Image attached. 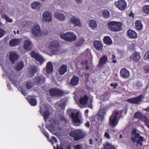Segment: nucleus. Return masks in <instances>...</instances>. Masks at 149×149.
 I'll use <instances>...</instances> for the list:
<instances>
[{"instance_id": "10", "label": "nucleus", "mask_w": 149, "mask_h": 149, "mask_svg": "<svg viewBox=\"0 0 149 149\" xmlns=\"http://www.w3.org/2000/svg\"><path fill=\"white\" fill-rule=\"evenodd\" d=\"M42 20L47 22H51L52 19V13L49 11H47L44 12L42 14Z\"/></svg>"}, {"instance_id": "50", "label": "nucleus", "mask_w": 149, "mask_h": 149, "mask_svg": "<svg viewBox=\"0 0 149 149\" xmlns=\"http://www.w3.org/2000/svg\"><path fill=\"white\" fill-rule=\"evenodd\" d=\"M143 68L145 73H146L149 72V66H144Z\"/></svg>"}, {"instance_id": "18", "label": "nucleus", "mask_w": 149, "mask_h": 149, "mask_svg": "<svg viewBox=\"0 0 149 149\" xmlns=\"http://www.w3.org/2000/svg\"><path fill=\"white\" fill-rule=\"evenodd\" d=\"M45 78L42 75H40L35 77L34 79V83L37 85L44 83Z\"/></svg>"}, {"instance_id": "1", "label": "nucleus", "mask_w": 149, "mask_h": 149, "mask_svg": "<svg viewBox=\"0 0 149 149\" xmlns=\"http://www.w3.org/2000/svg\"><path fill=\"white\" fill-rule=\"evenodd\" d=\"M144 137L141 136L137 132L136 129H133L132 131L131 137V140L136 143L137 149H143L144 146L142 145V142L144 141Z\"/></svg>"}, {"instance_id": "62", "label": "nucleus", "mask_w": 149, "mask_h": 149, "mask_svg": "<svg viewBox=\"0 0 149 149\" xmlns=\"http://www.w3.org/2000/svg\"><path fill=\"white\" fill-rule=\"evenodd\" d=\"M85 125L86 127H89L90 126V123L88 122H87L85 124Z\"/></svg>"}, {"instance_id": "33", "label": "nucleus", "mask_w": 149, "mask_h": 149, "mask_svg": "<svg viewBox=\"0 0 149 149\" xmlns=\"http://www.w3.org/2000/svg\"><path fill=\"white\" fill-rule=\"evenodd\" d=\"M19 42V40L18 39H13L11 40L9 44L11 46H15L17 45Z\"/></svg>"}, {"instance_id": "11", "label": "nucleus", "mask_w": 149, "mask_h": 149, "mask_svg": "<svg viewBox=\"0 0 149 149\" xmlns=\"http://www.w3.org/2000/svg\"><path fill=\"white\" fill-rule=\"evenodd\" d=\"M115 6L119 10H123L127 7L126 2L124 0H119L115 2Z\"/></svg>"}, {"instance_id": "5", "label": "nucleus", "mask_w": 149, "mask_h": 149, "mask_svg": "<svg viewBox=\"0 0 149 149\" xmlns=\"http://www.w3.org/2000/svg\"><path fill=\"white\" fill-rule=\"evenodd\" d=\"M70 135L72 137L75 141L83 139L84 138V134L81 130H72L70 133Z\"/></svg>"}, {"instance_id": "48", "label": "nucleus", "mask_w": 149, "mask_h": 149, "mask_svg": "<svg viewBox=\"0 0 149 149\" xmlns=\"http://www.w3.org/2000/svg\"><path fill=\"white\" fill-rule=\"evenodd\" d=\"M140 119L142 121L145 123L148 119L145 116L142 115Z\"/></svg>"}, {"instance_id": "20", "label": "nucleus", "mask_w": 149, "mask_h": 149, "mask_svg": "<svg viewBox=\"0 0 149 149\" xmlns=\"http://www.w3.org/2000/svg\"><path fill=\"white\" fill-rule=\"evenodd\" d=\"M23 47L25 50H31L32 47V44L31 42L29 40H26L24 42Z\"/></svg>"}, {"instance_id": "31", "label": "nucleus", "mask_w": 149, "mask_h": 149, "mask_svg": "<svg viewBox=\"0 0 149 149\" xmlns=\"http://www.w3.org/2000/svg\"><path fill=\"white\" fill-rule=\"evenodd\" d=\"M88 98L86 95H85L83 97H80L79 99V102L80 104L83 105L87 104Z\"/></svg>"}, {"instance_id": "53", "label": "nucleus", "mask_w": 149, "mask_h": 149, "mask_svg": "<svg viewBox=\"0 0 149 149\" xmlns=\"http://www.w3.org/2000/svg\"><path fill=\"white\" fill-rule=\"evenodd\" d=\"M144 59L146 60H149V52H147L145 55Z\"/></svg>"}, {"instance_id": "25", "label": "nucleus", "mask_w": 149, "mask_h": 149, "mask_svg": "<svg viewBox=\"0 0 149 149\" xmlns=\"http://www.w3.org/2000/svg\"><path fill=\"white\" fill-rule=\"evenodd\" d=\"M79 78L78 77L73 75L70 81V84L72 86H76L79 84Z\"/></svg>"}, {"instance_id": "47", "label": "nucleus", "mask_w": 149, "mask_h": 149, "mask_svg": "<svg viewBox=\"0 0 149 149\" xmlns=\"http://www.w3.org/2000/svg\"><path fill=\"white\" fill-rule=\"evenodd\" d=\"M105 113L106 111L104 109H101L99 112V114L100 116L103 117L105 115Z\"/></svg>"}, {"instance_id": "23", "label": "nucleus", "mask_w": 149, "mask_h": 149, "mask_svg": "<svg viewBox=\"0 0 149 149\" xmlns=\"http://www.w3.org/2000/svg\"><path fill=\"white\" fill-rule=\"evenodd\" d=\"M54 17L59 20L64 21L66 19V17L63 14L58 12H56L55 13Z\"/></svg>"}, {"instance_id": "38", "label": "nucleus", "mask_w": 149, "mask_h": 149, "mask_svg": "<svg viewBox=\"0 0 149 149\" xmlns=\"http://www.w3.org/2000/svg\"><path fill=\"white\" fill-rule=\"evenodd\" d=\"M104 146L105 149H116L115 146L109 143H106Z\"/></svg>"}, {"instance_id": "2", "label": "nucleus", "mask_w": 149, "mask_h": 149, "mask_svg": "<svg viewBox=\"0 0 149 149\" xmlns=\"http://www.w3.org/2000/svg\"><path fill=\"white\" fill-rule=\"evenodd\" d=\"M108 28L109 30L114 32H118L122 30V24L119 22L111 21L108 23Z\"/></svg>"}, {"instance_id": "43", "label": "nucleus", "mask_w": 149, "mask_h": 149, "mask_svg": "<svg viewBox=\"0 0 149 149\" xmlns=\"http://www.w3.org/2000/svg\"><path fill=\"white\" fill-rule=\"evenodd\" d=\"M143 10L146 13L149 14V6L146 5L143 7Z\"/></svg>"}, {"instance_id": "37", "label": "nucleus", "mask_w": 149, "mask_h": 149, "mask_svg": "<svg viewBox=\"0 0 149 149\" xmlns=\"http://www.w3.org/2000/svg\"><path fill=\"white\" fill-rule=\"evenodd\" d=\"M28 100L31 105L35 106L37 104V101L36 99L34 98H28Z\"/></svg>"}, {"instance_id": "61", "label": "nucleus", "mask_w": 149, "mask_h": 149, "mask_svg": "<svg viewBox=\"0 0 149 149\" xmlns=\"http://www.w3.org/2000/svg\"><path fill=\"white\" fill-rule=\"evenodd\" d=\"M76 2L79 4L83 2V0H75Z\"/></svg>"}, {"instance_id": "3", "label": "nucleus", "mask_w": 149, "mask_h": 149, "mask_svg": "<svg viewBox=\"0 0 149 149\" xmlns=\"http://www.w3.org/2000/svg\"><path fill=\"white\" fill-rule=\"evenodd\" d=\"M119 111L116 110L113 111L112 114L109 119V123L110 126L114 127L117 125L118 122V120H117V118L119 115Z\"/></svg>"}, {"instance_id": "9", "label": "nucleus", "mask_w": 149, "mask_h": 149, "mask_svg": "<svg viewBox=\"0 0 149 149\" xmlns=\"http://www.w3.org/2000/svg\"><path fill=\"white\" fill-rule=\"evenodd\" d=\"M50 95L52 97H58L63 95V92L61 91L56 88H51L49 90Z\"/></svg>"}, {"instance_id": "27", "label": "nucleus", "mask_w": 149, "mask_h": 149, "mask_svg": "<svg viewBox=\"0 0 149 149\" xmlns=\"http://www.w3.org/2000/svg\"><path fill=\"white\" fill-rule=\"evenodd\" d=\"M45 70L46 73H50L52 72L53 66L52 63L51 62H49L47 63Z\"/></svg>"}, {"instance_id": "56", "label": "nucleus", "mask_w": 149, "mask_h": 149, "mask_svg": "<svg viewBox=\"0 0 149 149\" xmlns=\"http://www.w3.org/2000/svg\"><path fill=\"white\" fill-rule=\"evenodd\" d=\"M110 86H111L113 87L114 88H116L117 86H118V84L116 83L114 84L113 83H111L110 84Z\"/></svg>"}, {"instance_id": "34", "label": "nucleus", "mask_w": 149, "mask_h": 149, "mask_svg": "<svg viewBox=\"0 0 149 149\" xmlns=\"http://www.w3.org/2000/svg\"><path fill=\"white\" fill-rule=\"evenodd\" d=\"M136 29L138 30H140L143 28V25L141 21L138 20L135 22Z\"/></svg>"}, {"instance_id": "26", "label": "nucleus", "mask_w": 149, "mask_h": 149, "mask_svg": "<svg viewBox=\"0 0 149 149\" xmlns=\"http://www.w3.org/2000/svg\"><path fill=\"white\" fill-rule=\"evenodd\" d=\"M24 65L23 62L20 61L17 63L15 67V69L17 71H20L23 69Z\"/></svg>"}, {"instance_id": "46", "label": "nucleus", "mask_w": 149, "mask_h": 149, "mask_svg": "<svg viewBox=\"0 0 149 149\" xmlns=\"http://www.w3.org/2000/svg\"><path fill=\"white\" fill-rule=\"evenodd\" d=\"M135 86L136 88L140 89L142 87V83L141 81H138L136 83Z\"/></svg>"}, {"instance_id": "12", "label": "nucleus", "mask_w": 149, "mask_h": 149, "mask_svg": "<svg viewBox=\"0 0 149 149\" xmlns=\"http://www.w3.org/2000/svg\"><path fill=\"white\" fill-rule=\"evenodd\" d=\"M143 96L139 95L137 97L127 99V101L129 103L137 104H139L141 102V100L143 98Z\"/></svg>"}, {"instance_id": "4", "label": "nucleus", "mask_w": 149, "mask_h": 149, "mask_svg": "<svg viewBox=\"0 0 149 149\" xmlns=\"http://www.w3.org/2000/svg\"><path fill=\"white\" fill-rule=\"evenodd\" d=\"M61 38L67 42H73L76 39L75 35L71 32H67L65 33H61Z\"/></svg>"}, {"instance_id": "52", "label": "nucleus", "mask_w": 149, "mask_h": 149, "mask_svg": "<svg viewBox=\"0 0 149 149\" xmlns=\"http://www.w3.org/2000/svg\"><path fill=\"white\" fill-rule=\"evenodd\" d=\"M61 120L62 121L63 124L66 123H68V120L65 118L62 117L61 118Z\"/></svg>"}, {"instance_id": "49", "label": "nucleus", "mask_w": 149, "mask_h": 149, "mask_svg": "<svg viewBox=\"0 0 149 149\" xmlns=\"http://www.w3.org/2000/svg\"><path fill=\"white\" fill-rule=\"evenodd\" d=\"M5 33V31L3 29L0 28V38L4 36Z\"/></svg>"}, {"instance_id": "17", "label": "nucleus", "mask_w": 149, "mask_h": 149, "mask_svg": "<svg viewBox=\"0 0 149 149\" xmlns=\"http://www.w3.org/2000/svg\"><path fill=\"white\" fill-rule=\"evenodd\" d=\"M140 55L139 53L134 52L130 57V61L134 62H137L140 60Z\"/></svg>"}, {"instance_id": "58", "label": "nucleus", "mask_w": 149, "mask_h": 149, "mask_svg": "<svg viewBox=\"0 0 149 149\" xmlns=\"http://www.w3.org/2000/svg\"><path fill=\"white\" fill-rule=\"evenodd\" d=\"M42 132L47 138L49 137V135L48 133H47L44 130Z\"/></svg>"}, {"instance_id": "54", "label": "nucleus", "mask_w": 149, "mask_h": 149, "mask_svg": "<svg viewBox=\"0 0 149 149\" xmlns=\"http://www.w3.org/2000/svg\"><path fill=\"white\" fill-rule=\"evenodd\" d=\"M104 136L107 139H109L110 138V136L109 134L107 132H106L105 133Z\"/></svg>"}, {"instance_id": "36", "label": "nucleus", "mask_w": 149, "mask_h": 149, "mask_svg": "<svg viewBox=\"0 0 149 149\" xmlns=\"http://www.w3.org/2000/svg\"><path fill=\"white\" fill-rule=\"evenodd\" d=\"M31 77L34 76V73L38 71V67L36 65L31 67L30 68Z\"/></svg>"}, {"instance_id": "13", "label": "nucleus", "mask_w": 149, "mask_h": 149, "mask_svg": "<svg viewBox=\"0 0 149 149\" xmlns=\"http://www.w3.org/2000/svg\"><path fill=\"white\" fill-rule=\"evenodd\" d=\"M46 127L51 132L56 135H57V133L55 132V131L57 129L58 127L55 123L54 122V123H52L49 125L47 124Z\"/></svg>"}, {"instance_id": "8", "label": "nucleus", "mask_w": 149, "mask_h": 149, "mask_svg": "<svg viewBox=\"0 0 149 149\" xmlns=\"http://www.w3.org/2000/svg\"><path fill=\"white\" fill-rule=\"evenodd\" d=\"M31 56L39 62L40 64H42L44 61V58L38 52L34 50L30 52Z\"/></svg>"}, {"instance_id": "63", "label": "nucleus", "mask_w": 149, "mask_h": 149, "mask_svg": "<svg viewBox=\"0 0 149 149\" xmlns=\"http://www.w3.org/2000/svg\"><path fill=\"white\" fill-rule=\"evenodd\" d=\"M52 139L54 140V141H55V142H56V143L57 142V140L56 139V138L54 136H52Z\"/></svg>"}, {"instance_id": "29", "label": "nucleus", "mask_w": 149, "mask_h": 149, "mask_svg": "<svg viewBox=\"0 0 149 149\" xmlns=\"http://www.w3.org/2000/svg\"><path fill=\"white\" fill-rule=\"evenodd\" d=\"M7 74L10 80L12 81H13L14 84H16L17 81L16 80H15V74L13 70H10V71L8 72Z\"/></svg>"}, {"instance_id": "59", "label": "nucleus", "mask_w": 149, "mask_h": 149, "mask_svg": "<svg viewBox=\"0 0 149 149\" xmlns=\"http://www.w3.org/2000/svg\"><path fill=\"white\" fill-rule=\"evenodd\" d=\"M145 125L149 128V120L148 119L145 123Z\"/></svg>"}, {"instance_id": "60", "label": "nucleus", "mask_w": 149, "mask_h": 149, "mask_svg": "<svg viewBox=\"0 0 149 149\" xmlns=\"http://www.w3.org/2000/svg\"><path fill=\"white\" fill-rule=\"evenodd\" d=\"M22 93L24 96H26L27 95V93L26 92V91L24 90H22Z\"/></svg>"}, {"instance_id": "44", "label": "nucleus", "mask_w": 149, "mask_h": 149, "mask_svg": "<svg viewBox=\"0 0 149 149\" xmlns=\"http://www.w3.org/2000/svg\"><path fill=\"white\" fill-rule=\"evenodd\" d=\"M34 86L33 83L29 81L26 84V86L28 89L31 88Z\"/></svg>"}, {"instance_id": "16", "label": "nucleus", "mask_w": 149, "mask_h": 149, "mask_svg": "<svg viewBox=\"0 0 149 149\" xmlns=\"http://www.w3.org/2000/svg\"><path fill=\"white\" fill-rule=\"evenodd\" d=\"M108 62L107 56L104 55L100 58L98 64L99 67L101 68L103 67L106 63Z\"/></svg>"}, {"instance_id": "45", "label": "nucleus", "mask_w": 149, "mask_h": 149, "mask_svg": "<svg viewBox=\"0 0 149 149\" xmlns=\"http://www.w3.org/2000/svg\"><path fill=\"white\" fill-rule=\"evenodd\" d=\"M142 115V114L141 113L137 112L134 114V117L135 118L140 119Z\"/></svg>"}, {"instance_id": "30", "label": "nucleus", "mask_w": 149, "mask_h": 149, "mask_svg": "<svg viewBox=\"0 0 149 149\" xmlns=\"http://www.w3.org/2000/svg\"><path fill=\"white\" fill-rule=\"evenodd\" d=\"M67 66L65 65H63L60 66L59 69V73L61 75H63L67 71Z\"/></svg>"}, {"instance_id": "14", "label": "nucleus", "mask_w": 149, "mask_h": 149, "mask_svg": "<svg viewBox=\"0 0 149 149\" xmlns=\"http://www.w3.org/2000/svg\"><path fill=\"white\" fill-rule=\"evenodd\" d=\"M9 57L10 61L12 63H14L15 61L18 59L19 56L16 52H11Z\"/></svg>"}, {"instance_id": "6", "label": "nucleus", "mask_w": 149, "mask_h": 149, "mask_svg": "<svg viewBox=\"0 0 149 149\" xmlns=\"http://www.w3.org/2000/svg\"><path fill=\"white\" fill-rule=\"evenodd\" d=\"M59 46V44L58 41H53L50 42L49 47L50 52L53 54H58L60 52Z\"/></svg>"}, {"instance_id": "39", "label": "nucleus", "mask_w": 149, "mask_h": 149, "mask_svg": "<svg viewBox=\"0 0 149 149\" xmlns=\"http://www.w3.org/2000/svg\"><path fill=\"white\" fill-rule=\"evenodd\" d=\"M102 16L105 18L107 19L109 16V13L107 10H103L102 11Z\"/></svg>"}, {"instance_id": "22", "label": "nucleus", "mask_w": 149, "mask_h": 149, "mask_svg": "<svg viewBox=\"0 0 149 149\" xmlns=\"http://www.w3.org/2000/svg\"><path fill=\"white\" fill-rule=\"evenodd\" d=\"M120 74L122 77L125 79L127 78L130 75L129 71L125 68H123L121 70Z\"/></svg>"}, {"instance_id": "51", "label": "nucleus", "mask_w": 149, "mask_h": 149, "mask_svg": "<svg viewBox=\"0 0 149 149\" xmlns=\"http://www.w3.org/2000/svg\"><path fill=\"white\" fill-rule=\"evenodd\" d=\"M111 58L113 60L112 61L113 63H116L117 61L115 60V59L116 58V57L114 54H112L111 55Z\"/></svg>"}, {"instance_id": "35", "label": "nucleus", "mask_w": 149, "mask_h": 149, "mask_svg": "<svg viewBox=\"0 0 149 149\" xmlns=\"http://www.w3.org/2000/svg\"><path fill=\"white\" fill-rule=\"evenodd\" d=\"M103 40L104 43L107 45H110L112 43L111 38L108 36L105 37L103 39Z\"/></svg>"}, {"instance_id": "21", "label": "nucleus", "mask_w": 149, "mask_h": 149, "mask_svg": "<svg viewBox=\"0 0 149 149\" xmlns=\"http://www.w3.org/2000/svg\"><path fill=\"white\" fill-rule=\"evenodd\" d=\"M93 44L94 47L97 51H101L102 50L103 45L100 41H95Z\"/></svg>"}, {"instance_id": "19", "label": "nucleus", "mask_w": 149, "mask_h": 149, "mask_svg": "<svg viewBox=\"0 0 149 149\" xmlns=\"http://www.w3.org/2000/svg\"><path fill=\"white\" fill-rule=\"evenodd\" d=\"M69 21L70 24H74L75 26H79L81 24L80 20L74 16H72L70 18Z\"/></svg>"}, {"instance_id": "24", "label": "nucleus", "mask_w": 149, "mask_h": 149, "mask_svg": "<svg viewBox=\"0 0 149 149\" xmlns=\"http://www.w3.org/2000/svg\"><path fill=\"white\" fill-rule=\"evenodd\" d=\"M127 36L131 39H134L137 37L136 33L134 31L131 29H129L127 31Z\"/></svg>"}, {"instance_id": "64", "label": "nucleus", "mask_w": 149, "mask_h": 149, "mask_svg": "<svg viewBox=\"0 0 149 149\" xmlns=\"http://www.w3.org/2000/svg\"><path fill=\"white\" fill-rule=\"evenodd\" d=\"M88 112V109H86L85 110V115L86 116H87V114Z\"/></svg>"}, {"instance_id": "40", "label": "nucleus", "mask_w": 149, "mask_h": 149, "mask_svg": "<svg viewBox=\"0 0 149 149\" xmlns=\"http://www.w3.org/2000/svg\"><path fill=\"white\" fill-rule=\"evenodd\" d=\"M2 17L3 18H5L6 22L12 23L13 21L12 19L10 18L6 14H4L2 15Z\"/></svg>"}, {"instance_id": "7", "label": "nucleus", "mask_w": 149, "mask_h": 149, "mask_svg": "<svg viewBox=\"0 0 149 149\" xmlns=\"http://www.w3.org/2000/svg\"><path fill=\"white\" fill-rule=\"evenodd\" d=\"M31 31L33 35L37 37L41 36L42 34V31L39 24H34L32 28Z\"/></svg>"}, {"instance_id": "42", "label": "nucleus", "mask_w": 149, "mask_h": 149, "mask_svg": "<svg viewBox=\"0 0 149 149\" xmlns=\"http://www.w3.org/2000/svg\"><path fill=\"white\" fill-rule=\"evenodd\" d=\"M84 42V39L83 38H81L78 40L75 43L76 46H79L82 44Z\"/></svg>"}, {"instance_id": "57", "label": "nucleus", "mask_w": 149, "mask_h": 149, "mask_svg": "<svg viewBox=\"0 0 149 149\" xmlns=\"http://www.w3.org/2000/svg\"><path fill=\"white\" fill-rule=\"evenodd\" d=\"M81 146L79 144L76 145L74 147L75 149H81Z\"/></svg>"}, {"instance_id": "32", "label": "nucleus", "mask_w": 149, "mask_h": 149, "mask_svg": "<svg viewBox=\"0 0 149 149\" xmlns=\"http://www.w3.org/2000/svg\"><path fill=\"white\" fill-rule=\"evenodd\" d=\"M31 7L33 9L38 10L41 6V4L38 2H34L32 3Z\"/></svg>"}, {"instance_id": "41", "label": "nucleus", "mask_w": 149, "mask_h": 149, "mask_svg": "<svg viewBox=\"0 0 149 149\" xmlns=\"http://www.w3.org/2000/svg\"><path fill=\"white\" fill-rule=\"evenodd\" d=\"M89 25L92 28H95L97 26V24L95 21L91 20L89 23Z\"/></svg>"}, {"instance_id": "15", "label": "nucleus", "mask_w": 149, "mask_h": 149, "mask_svg": "<svg viewBox=\"0 0 149 149\" xmlns=\"http://www.w3.org/2000/svg\"><path fill=\"white\" fill-rule=\"evenodd\" d=\"M79 114V112H77L76 113L74 112H72L71 113V116L74 123H77L80 122V116Z\"/></svg>"}, {"instance_id": "55", "label": "nucleus", "mask_w": 149, "mask_h": 149, "mask_svg": "<svg viewBox=\"0 0 149 149\" xmlns=\"http://www.w3.org/2000/svg\"><path fill=\"white\" fill-rule=\"evenodd\" d=\"M85 53L87 55L91 56V53L89 49H87V51L85 52Z\"/></svg>"}, {"instance_id": "28", "label": "nucleus", "mask_w": 149, "mask_h": 149, "mask_svg": "<svg viewBox=\"0 0 149 149\" xmlns=\"http://www.w3.org/2000/svg\"><path fill=\"white\" fill-rule=\"evenodd\" d=\"M40 112L42 114V115L43 116L45 121L46 122L47 119H48L50 115V112H49L48 110H46L43 113H42L43 111L41 107L40 108Z\"/></svg>"}]
</instances>
